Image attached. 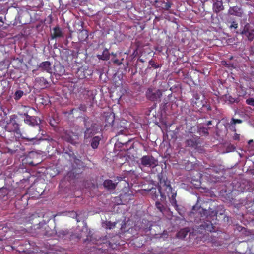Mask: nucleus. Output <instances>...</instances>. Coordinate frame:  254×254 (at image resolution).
Returning <instances> with one entry per match:
<instances>
[{"label": "nucleus", "mask_w": 254, "mask_h": 254, "mask_svg": "<svg viewBox=\"0 0 254 254\" xmlns=\"http://www.w3.org/2000/svg\"><path fill=\"white\" fill-rule=\"evenodd\" d=\"M15 115H12L10 117V120L5 127V129L9 132H14L17 135V137L22 138L24 140L30 142L31 144H38L40 143V141L43 140L41 138H38L37 137L33 138H28L22 136L21 133L19 125L14 119Z\"/></svg>", "instance_id": "f257e3e1"}, {"label": "nucleus", "mask_w": 254, "mask_h": 254, "mask_svg": "<svg viewBox=\"0 0 254 254\" xmlns=\"http://www.w3.org/2000/svg\"><path fill=\"white\" fill-rule=\"evenodd\" d=\"M160 193L161 196L163 197L166 194L169 196L170 202L172 205L177 210L178 205L176 200V193L172 192V188L171 187L170 182L167 180H160V187L158 190V193Z\"/></svg>", "instance_id": "f03ea898"}, {"label": "nucleus", "mask_w": 254, "mask_h": 254, "mask_svg": "<svg viewBox=\"0 0 254 254\" xmlns=\"http://www.w3.org/2000/svg\"><path fill=\"white\" fill-rule=\"evenodd\" d=\"M84 125L86 130L84 132V138L88 139L95 135L98 130L97 126L89 118L84 120Z\"/></svg>", "instance_id": "7ed1b4c3"}, {"label": "nucleus", "mask_w": 254, "mask_h": 254, "mask_svg": "<svg viewBox=\"0 0 254 254\" xmlns=\"http://www.w3.org/2000/svg\"><path fill=\"white\" fill-rule=\"evenodd\" d=\"M139 166L142 169L143 168H154L158 165V161L152 156L144 155L140 160Z\"/></svg>", "instance_id": "20e7f679"}, {"label": "nucleus", "mask_w": 254, "mask_h": 254, "mask_svg": "<svg viewBox=\"0 0 254 254\" xmlns=\"http://www.w3.org/2000/svg\"><path fill=\"white\" fill-rule=\"evenodd\" d=\"M147 99L153 102H159L161 101V97L162 92L159 89L149 88L146 93Z\"/></svg>", "instance_id": "39448f33"}, {"label": "nucleus", "mask_w": 254, "mask_h": 254, "mask_svg": "<svg viewBox=\"0 0 254 254\" xmlns=\"http://www.w3.org/2000/svg\"><path fill=\"white\" fill-rule=\"evenodd\" d=\"M241 34L252 40L254 38V24H247L245 25Z\"/></svg>", "instance_id": "423d86ee"}, {"label": "nucleus", "mask_w": 254, "mask_h": 254, "mask_svg": "<svg viewBox=\"0 0 254 254\" xmlns=\"http://www.w3.org/2000/svg\"><path fill=\"white\" fill-rule=\"evenodd\" d=\"M24 116H25L24 122L26 124L34 126L39 125L41 123L40 119L37 117L29 116L27 113H25Z\"/></svg>", "instance_id": "0eeeda50"}, {"label": "nucleus", "mask_w": 254, "mask_h": 254, "mask_svg": "<svg viewBox=\"0 0 254 254\" xmlns=\"http://www.w3.org/2000/svg\"><path fill=\"white\" fill-rule=\"evenodd\" d=\"M228 14L231 15L236 16L239 17H242L243 11L242 8L237 6H231L228 10Z\"/></svg>", "instance_id": "6e6552de"}, {"label": "nucleus", "mask_w": 254, "mask_h": 254, "mask_svg": "<svg viewBox=\"0 0 254 254\" xmlns=\"http://www.w3.org/2000/svg\"><path fill=\"white\" fill-rule=\"evenodd\" d=\"M64 137L67 142L72 144H75L78 142V135L73 132L66 133Z\"/></svg>", "instance_id": "1a4fd4ad"}, {"label": "nucleus", "mask_w": 254, "mask_h": 254, "mask_svg": "<svg viewBox=\"0 0 254 254\" xmlns=\"http://www.w3.org/2000/svg\"><path fill=\"white\" fill-rule=\"evenodd\" d=\"M48 82L43 77H39L35 79L34 86L37 88L43 89L47 87Z\"/></svg>", "instance_id": "9d476101"}, {"label": "nucleus", "mask_w": 254, "mask_h": 254, "mask_svg": "<svg viewBox=\"0 0 254 254\" xmlns=\"http://www.w3.org/2000/svg\"><path fill=\"white\" fill-rule=\"evenodd\" d=\"M64 33L59 26H57L51 30V39L63 37Z\"/></svg>", "instance_id": "9b49d317"}, {"label": "nucleus", "mask_w": 254, "mask_h": 254, "mask_svg": "<svg viewBox=\"0 0 254 254\" xmlns=\"http://www.w3.org/2000/svg\"><path fill=\"white\" fill-rule=\"evenodd\" d=\"M213 1V11L218 13L221 11L224 10V7L223 5L222 0H212Z\"/></svg>", "instance_id": "f8f14e48"}, {"label": "nucleus", "mask_w": 254, "mask_h": 254, "mask_svg": "<svg viewBox=\"0 0 254 254\" xmlns=\"http://www.w3.org/2000/svg\"><path fill=\"white\" fill-rule=\"evenodd\" d=\"M39 68L42 71H46L49 73H52L53 71L51 63L48 61L42 62L39 65Z\"/></svg>", "instance_id": "ddd939ff"}, {"label": "nucleus", "mask_w": 254, "mask_h": 254, "mask_svg": "<svg viewBox=\"0 0 254 254\" xmlns=\"http://www.w3.org/2000/svg\"><path fill=\"white\" fill-rule=\"evenodd\" d=\"M226 23L228 27L231 30H236L238 27V23L234 18H228L227 20Z\"/></svg>", "instance_id": "4468645a"}, {"label": "nucleus", "mask_w": 254, "mask_h": 254, "mask_svg": "<svg viewBox=\"0 0 254 254\" xmlns=\"http://www.w3.org/2000/svg\"><path fill=\"white\" fill-rule=\"evenodd\" d=\"M103 185L108 190H114L116 187L117 183H113L111 180H106L103 183Z\"/></svg>", "instance_id": "2eb2a0df"}, {"label": "nucleus", "mask_w": 254, "mask_h": 254, "mask_svg": "<svg viewBox=\"0 0 254 254\" xmlns=\"http://www.w3.org/2000/svg\"><path fill=\"white\" fill-rule=\"evenodd\" d=\"M65 69L64 67L61 64H57L54 66V73L59 75H62L64 74Z\"/></svg>", "instance_id": "dca6fc26"}, {"label": "nucleus", "mask_w": 254, "mask_h": 254, "mask_svg": "<svg viewBox=\"0 0 254 254\" xmlns=\"http://www.w3.org/2000/svg\"><path fill=\"white\" fill-rule=\"evenodd\" d=\"M97 58L100 60H108L110 58V54L107 49H105L101 55H97Z\"/></svg>", "instance_id": "f3484780"}, {"label": "nucleus", "mask_w": 254, "mask_h": 254, "mask_svg": "<svg viewBox=\"0 0 254 254\" xmlns=\"http://www.w3.org/2000/svg\"><path fill=\"white\" fill-rule=\"evenodd\" d=\"M133 195L131 194L128 193V194L127 193H122L120 194V198L125 203L128 202L129 200H131L132 199Z\"/></svg>", "instance_id": "a211bd4d"}, {"label": "nucleus", "mask_w": 254, "mask_h": 254, "mask_svg": "<svg viewBox=\"0 0 254 254\" xmlns=\"http://www.w3.org/2000/svg\"><path fill=\"white\" fill-rule=\"evenodd\" d=\"M189 229L187 228L180 230L177 234V237L180 239L184 238L187 235Z\"/></svg>", "instance_id": "6ab92c4d"}, {"label": "nucleus", "mask_w": 254, "mask_h": 254, "mask_svg": "<svg viewBox=\"0 0 254 254\" xmlns=\"http://www.w3.org/2000/svg\"><path fill=\"white\" fill-rule=\"evenodd\" d=\"M200 98H199V96L198 94L196 93V94H194L193 95V98L192 99V104H193V105L194 104H195L196 105H197L198 107H199L200 106H203V103L201 102V101H199V100Z\"/></svg>", "instance_id": "aec40b11"}, {"label": "nucleus", "mask_w": 254, "mask_h": 254, "mask_svg": "<svg viewBox=\"0 0 254 254\" xmlns=\"http://www.w3.org/2000/svg\"><path fill=\"white\" fill-rule=\"evenodd\" d=\"M100 140V138L99 136L93 137L91 143L92 147L94 149L97 148L99 144Z\"/></svg>", "instance_id": "412c9836"}, {"label": "nucleus", "mask_w": 254, "mask_h": 254, "mask_svg": "<svg viewBox=\"0 0 254 254\" xmlns=\"http://www.w3.org/2000/svg\"><path fill=\"white\" fill-rule=\"evenodd\" d=\"M242 122V121L240 119H235L232 118L229 125H230L229 127L230 129H234L235 128V124L236 123L240 124Z\"/></svg>", "instance_id": "4be33fe9"}, {"label": "nucleus", "mask_w": 254, "mask_h": 254, "mask_svg": "<svg viewBox=\"0 0 254 254\" xmlns=\"http://www.w3.org/2000/svg\"><path fill=\"white\" fill-rule=\"evenodd\" d=\"M185 145L189 147H194L196 145V140L193 138H190L185 141Z\"/></svg>", "instance_id": "5701e85b"}, {"label": "nucleus", "mask_w": 254, "mask_h": 254, "mask_svg": "<svg viewBox=\"0 0 254 254\" xmlns=\"http://www.w3.org/2000/svg\"><path fill=\"white\" fill-rule=\"evenodd\" d=\"M68 235V231L66 230H61L58 232V235L60 239H66Z\"/></svg>", "instance_id": "b1692460"}, {"label": "nucleus", "mask_w": 254, "mask_h": 254, "mask_svg": "<svg viewBox=\"0 0 254 254\" xmlns=\"http://www.w3.org/2000/svg\"><path fill=\"white\" fill-rule=\"evenodd\" d=\"M203 227L207 231L211 232L214 230V229L212 226L211 222H209L208 223H205Z\"/></svg>", "instance_id": "393cba45"}, {"label": "nucleus", "mask_w": 254, "mask_h": 254, "mask_svg": "<svg viewBox=\"0 0 254 254\" xmlns=\"http://www.w3.org/2000/svg\"><path fill=\"white\" fill-rule=\"evenodd\" d=\"M171 4L169 2H161L160 7L165 10H168L171 7Z\"/></svg>", "instance_id": "a878e982"}, {"label": "nucleus", "mask_w": 254, "mask_h": 254, "mask_svg": "<svg viewBox=\"0 0 254 254\" xmlns=\"http://www.w3.org/2000/svg\"><path fill=\"white\" fill-rule=\"evenodd\" d=\"M24 92L21 90L16 91L14 94V99L16 100H18L20 99L22 96L23 95Z\"/></svg>", "instance_id": "bb28decb"}, {"label": "nucleus", "mask_w": 254, "mask_h": 254, "mask_svg": "<svg viewBox=\"0 0 254 254\" xmlns=\"http://www.w3.org/2000/svg\"><path fill=\"white\" fill-rule=\"evenodd\" d=\"M200 133L202 135H207L208 134V129L206 127H201L199 129Z\"/></svg>", "instance_id": "cd10ccee"}, {"label": "nucleus", "mask_w": 254, "mask_h": 254, "mask_svg": "<svg viewBox=\"0 0 254 254\" xmlns=\"http://www.w3.org/2000/svg\"><path fill=\"white\" fill-rule=\"evenodd\" d=\"M149 190L150 191L151 194H153L152 195V198L153 199H155V198H156L157 196H158V194H157V190L156 189L152 188L150 189Z\"/></svg>", "instance_id": "c85d7f7f"}, {"label": "nucleus", "mask_w": 254, "mask_h": 254, "mask_svg": "<svg viewBox=\"0 0 254 254\" xmlns=\"http://www.w3.org/2000/svg\"><path fill=\"white\" fill-rule=\"evenodd\" d=\"M246 102L248 105L254 106V98H249L247 99Z\"/></svg>", "instance_id": "c756f323"}, {"label": "nucleus", "mask_w": 254, "mask_h": 254, "mask_svg": "<svg viewBox=\"0 0 254 254\" xmlns=\"http://www.w3.org/2000/svg\"><path fill=\"white\" fill-rule=\"evenodd\" d=\"M106 228L111 229L115 226V223H113L110 221L106 223Z\"/></svg>", "instance_id": "7c9ffc66"}, {"label": "nucleus", "mask_w": 254, "mask_h": 254, "mask_svg": "<svg viewBox=\"0 0 254 254\" xmlns=\"http://www.w3.org/2000/svg\"><path fill=\"white\" fill-rule=\"evenodd\" d=\"M209 213H210V215H211V217H215L217 216V212L216 210H212V209H210L209 210Z\"/></svg>", "instance_id": "2f4dec72"}, {"label": "nucleus", "mask_w": 254, "mask_h": 254, "mask_svg": "<svg viewBox=\"0 0 254 254\" xmlns=\"http://www.w3.org/2000/svg\"><path fill=\"white\" fill-rule=\"evenodd\" d=\"M156 206L157 207V208L160 211H162V204L159 202H156Z\"/></svg>", "instance_id": "473e14b6"}, {"label": "nucleus", "mask_w": 254, "mask_h": 254, "mask_svg": "<svg viewBox=\"0 0 254 254\" xmlns=\"http://www.w3.org/2000/svg\"><path fill=\"white\" fill-rule=\"evenodd\" d=\"M73 215H75L76 216V220L77 222H79L80 220H79V218H78V216L77 215V214L75 213V212H72Z\"/></svg>", "instance_id": "72a5a7b5"}, {"label": "nucleus", "mask_w": 254, "mask_h": 254, "mask_svg": "<svg viewBox=\"0 0 254 254\" xmlns=\"http://www.w3.org/2000/svg\"><path fill=\"white\" fill-rule=\"evenodd\" d=\"M212 124V121H209L207 122V125H211Z\"/></svg>", "instance_id": "f704fd0d"}, {"label": "nucleus", "mask_w": 254, "mask_h": 254, "mask_svg": "<svg viewBox=\"0 0 254 254\" xmlns=\"http://www.w3.org/2000/svg\"><path fill=\"white\" fill-rule=\"evenodd\" d=\"M244 254H254L252 253L250 251H249V252H246V253Z\"/></svg>", "instance_id": "c9c22d12"}, {"label": "nucleus", "mask_w": 254, "mask_h": 254, "mask_svg": "<svg viewBox=\"0 0 254 254\" xmlns=\"http://www.w3.org/2000/svg\"><path fill=\"white\" fill-rule=\"evenodd\" d=\"M239 138L238 135H236L235 136V139H238Z\"/></svg>", "instance_id": "e433bc0d"}, {"label": "nucleus", "mask_w": 254, "mask_h": 254, "mask_svg": "<svg viewBox=\"0 0 254 254\" xmlns=\"http://www.w3.org/2000/svg\"><path fill=\"white\" fill-rule=\"evenodd\" d=\"M252 142H253V140H249L248 143H249V144H250L251 143H252Z\"/></svg>", "instance_id": "4c0bfd02"}, {"label": "nucleus", "mask_w": 254, "mask_h": 254, "mask_svg": "<svg viewBox=\"0 0 254 254\" xmlns=\"http://www.w3.org/2000/svg\"><path fill=\"white\" fill-rule=\"evenodd\" d=\"M84 108H85L84 107H83V106L81 107V109L82 110H84Z\"/></svg>", "instance_id": "58836bf2"}]
</instances>
